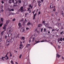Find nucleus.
Wrapping results in <instances>:
<instances>
[{
  "mask_svg": "<svg viewBox=\"0 0 64 64\" xmlns=\"http://www.w3.org/2000/svg\"><path fill=\"white\" fill-rule=\"evenodd\" d=\"M55 8V6H53V4L52 3H51L50 4V9H51L52 8Z\"/></svg>",
  "mask_w": 64,
  "mask_h": 64,
  "instance_id": "nucleus-1",
  "label": "nucleus"
},
{
  "mask_svg": "<svg viewBox=\"0 0 64 64\" xmlns=\"http://www.w3.org/2000/svg\"><path fill=\"white\" fill-rule=\"evenodd\" d=\"M18 1H16V2H15V3L13 2L14 4V7H17V8H18V6L17 5V3H18Z\"/></svg>",
  "mask_w": 64,
  "mask_h": 64,
  "instance_id": "nucleus-2",
  "label": "nucleus"
},
{
  "mask_svg": "<svg viewBox=\"0 0 64 64\" xmlns=\"http://www.w3.org/2000/svg\"><path fill=\"white\" fill-rule=\"evenodd\" d=\"M10 44V42H6V44L7 47H8V46H9Z\"/></svg>",
  "mask_w": 64,
  "mask_h": 64,
  "instance_id": "nucleus-3",
  "label": "nucleus"
},
{
  "mask_svg": "<svg viewBox=\"0 0 64 64\" xmlns=\"http://www.w3.org/2000/svg\"><path fill=\"white\" fill-rule=\"evenodd\" d=\"M7 25H6V24H5L4 26L2 28V29L4 30V31H6V30H7V29H6V26Z\"/></svg>",
  "mask_w": 64,
  "mask_h": 64,
  "instance_id": "nucleus-4",
  "label": "nucleus"
},
{
  "mask_svg": "<svg viewBox=\"0 0 64 64\" xmlns=\"http://www.w3.org/2000/svg\"><path fill=\"white\" fill-rule=\"evenodd\" d=\"M23 7L22 6L20 8V11L21 12H23Z\"/></svg>",
  "mask_w": 64,
  "mask_h": 64,
  "instance_id": "nucleus-5",
  "label": "nucleus"
},
{
  "mask_svg": "<svg viewBox=\"0 0 64 64\" xmlns=\"http://www.w3.org/2000/svg\"><path fill=\"white\" fill-rule=\"evenodd\" d=\"M14 38H12L10 40V41L11 43H12L13 42V41H14Z\"/></svg>",
  "mask_w": 64,
  "mask_h": 64,
  "instance_id": "nucleus-6",
  "label": "nucleus"
},
{
  "mask_svg": "<svg viewBox=\"0 0 64 64\" xmlns=\"http://www.w3.org/2000/svg\"><path fill=\"white\" fill-rule=\"evenodd\" d=\"M9 2L10 4L11 3H12V2L14 3V0H9Z\"/></svg>",
  "mask_w": 64,
  "mask_h": 64,
  "instance_id": "nucleus-7",
  "label": "nucleus"
},
{
  "mask_svg": "<svg viewBox=\"0 0 64 64\" xmlns=\"http://www.w3.org/2000/svg\"><path fill=\"white\" fill-rule=\"evenodd\" d=\"M9 20H8L6 21V23L5 24L6 25H8V24L9 23Z\"/></svg>",
  "mask_w": 64,
  "mask_h": 64,
  "instance_id": "nucleus-8",
  "label": "nucleus"
},
{
  "mask_svg": "<svg viewBox=\"0 0 64 64\" xmlns=\"http://www.w3.org/2000/svg\"><path fill=\"white\" fill-rule=\"evenodd\" d=\"M25 31V30L24 29H23V28H21V30H20V31L21 32H24Z\"/></svg>",
  "mask_w": 64,
  "mask_h": 64,
  "instance_id": "nucleus-9",
  "label": "nucleus"
},
{
  "mask_svg": "<svg viewBox=\"0 0 64 64\" xmlns=\"http://www.w3.org/2000/svg\"><path fill=\"white\" fill-rule=\"evenodd\" d=\"M4 32H5V30H4L1 33V36H3V34H4Z\"/></svg>",
  "mask_w": 64,
  "mask_h": 64,
  "instance_id": "nucleus-10",
  "label": "nucleus"
},
{
  "mask_svg": "<svg viewBox=\"0 0 64 64\" xmlns=\"http://www.w3.org/2000/svg\"><path fill=\"white\" fill-rule=\"evenodd\" d=\"M8 36L9 37L12 36V34L11 33H10L9 34H8Z\"/></svg>",
  "mask_w": 64,
  "mask_h": 64,
  "instance_id": "nucleus-11",
  "label": "nucleus"
},
{
  "mask_svg": "<svg viewBox=\"0 0 64 64\" xmlns=\"http://www.w3.org/2000/svg\"><path fill=\"white\" fill-rule=\"evenodd\" d=\"M22 39L24 40L23 43H24V42H25V40H24V39H25V37H24L22 36Z\"/></svg>",
  "mask_w": 64,
  "mask_h": 64,
  "instance_id": "nucleus-12",
  "label": "nucleus"
},
{
  "mask_svg": "<svg viewBox=\"0 0 64 64\" xmlns=\"http://www.w3.org/2000/svg\"><path fill=\"white\" fill-rule=\"evenodd\" d=\"M60 57V55L57 54H56V57H57L58 58H59Z\"/></svg>",
  "mask_w": 64,
  "mask_h": 64,
  "instance_id": "nucleus-13",
  "label": "nucleus"
},
{
  "mask_svg": "<svg viewBox=\"0 0 64 64\" xmlns=\"http://www.w3.org/2000/svg\"><path fill=\"white\" fill-rule=\"evenodd\" d=\"M4 20V19L2 18H0V20L1 21H2V22H3V20Z\"/></svg>",
  "mask_w": 64,
  "mask_h": 64,
  "instance_id": "nucleus-14",
  "label": "nucleus"
},
{
  "mask_svg": "<svg viewBox=\"0 0 64 64\" xmlns=\"http://www.w3.org/2000/svg\"><path fill=\"white\" fill-rule=\"evenodd\" d=\"M8 30H9V31L10 32H11V31H13V30L11 28H8Z\"/></svg>",
  "mask_w": 64,
  "mask_h": 64,
  "instance_id": "nucleus-15",
  "label": "nucleus"
},
{
  "mask_svg": "<svg viewBox=\"0 0 64 64\" xmlns=\"http://www.w3.org/2000/svg\"><path fill=\"white\" fill-rule=\"evenodd\" d=\"M24 4L25 5V6H26V5H27V2H24Z\"/></svg>",
  "mask_w": 64,
  "mask_h": 64,
  "instance_id": "nucleus-16",
  "label": "nucleus"
},
{
  "mask_svg": "<svg viewBox=\"0 0 64 64\" xmlns=\"http://www.w3.org/2000/svg\"><path fill=\"white\" fill-rule=\"evenodd\" d=\"M7 38V36L6 35H5V38H4L5 39H6Z\"/></svg>",
  "mask_w": 64,
  "mask_h": 64,
  "instance_id": "nucleus-17",
  "label": "nucleus"
},
{
  "mask_svg": "<svg viewBox=\"0 0 64 64\" xmlns=\"http://www.w3.org/2000/svg\"><path fill=\"white\" fill-rule=\"evenodd\" d=\"M40 42L39 41H37V42H36V43H35V44H34V45H35V44H37V43H39V42Z\"/></svg>",
  "mask_w": 64,
  "mask_h": 64,
  "instance_id": "nucleus-18",
  "label": "nucleus"
},
{
  "mask_svg": "<svg viewBox=\"0 0 64 64\" xmlns=\"http://www.w3.org/2000/svg\"><path fill=\"white\" fill-rule=\"evenodd\" d=\"M19 48H20V49H22V48H23V46H20Z\"/></svg>",
  "mask_w": 64,
  "mask_h": 64,
  "instance_id": "nucleus-19",
  "label": "nucleus"
},
{
  "mask_svg": "<svg viewBox=\"0 0 64 64\" xmlns=\"http://www.w3.org/2000/svg\"><path fill=\"white\" fill-rule=\"evenodd\" d=\"M7 41L8 42H10V39L9 38L7 40Z\"/></svg>",
  "mask_w": 64,
  "mask_h": 64,
  "instance_id": "nucleus-20",
  "label": "nucleus"
},
{
  "mask_svg": "<svg viewBox=\"0 0 64 64\" xmlns=\"http://www.w3.org/2000/svg\"><path fill=\"white\" fill-rule=\"evenodd\" d=\"M27 25H31V23L30 22H28L27 24Z\"/></svg>",
  "mask_w": 64,
  "mask_h": 64,
  "instance_id": "nucleus-21",
  "label": "nucleus"
},
{
  "mask_svg": "<svg viewBox=\"0 0 64 64\" xmlns=\"http://www.w3.org/2000/svg\"><path fill=\"white\" fill-rule=\"evenodd\" d=\"M38 27H39V28H40V27H41V24H38Z\"/></svg>",
  "mask_w": 64,
  "mask_h": 64,
  "instance_id": "nucleus-22",
  "label": "nucleus"
},
{
  "mask_svg": "<svg viewBox=\"0 0 64 64\" xmlns=\"http://www.w3.org/2000/svg\"><path fill=\"white\" fill-rule=\"evenodd\" d=\"M2 25H3V23H2L1 24V23H0V27H1L2 26Z\"/></svg>",
  "mask_w": 64,
  "mask_h": 64,
  "instance_id": "nucleus-23",
  "label": "nucleus"
},
{
  "mask_svg": "<svg viewBox=\"0 0 64 64\" xmlns=\"http://www.w3.org/2000/svg\"><path fill=\"white\" fill-rule=\"evenodd\" d=\"M18 25L19 27H20L21 26V23H18Z\"/></svg>",
  "mask_w": 64,
  "mask_h": 64,
  "instance_id": "nucleus-24",
  "label": "nucleus"
},
{
  "mask_svg": "<svg viewBox=\"0 0 64 64\" xmlns=\"http://www.w3.org/2000/svg\"><path fill=\"white\" fill-rule=\"evenodd\" d=\"M22 56V54H20V56H19L20 58H21Z\"/></svg>",
  "mask_w": 64,
  "mask_h": 64,
  "instance_id": "nucleus-25",
  "label": "nucleus"
},
{
  "mask_svg": "<svg viewBox=\"0 0 64 64\" xmlns=\"http://www.w3.org/2000/svg\"><path fill=\"white\" fill-rule=\"evenodd\" d=\"M60 39V41H62V40H63V39H62V38H61Z\"/></svg>",
  "mask_w": 64,
  "mask_h": 64,
  "instance_id": "nucleus-26",
  "label": "nucleus"
},
{
  "mask_svg": "<svg viewBox=\"0 0 64 64\" xmlns=\"http://www.w3.org/2000/svg\"><path fill=\"white\" fill-rule=\"evenodd\" d=\"M30 45V44H28L26 46L27 47H28V46H29Z\"/></svg>",
  "mask_w": 64,
  "mask_h": 64,
  "instance_id": "nucleus-27",
  "label": "nucleus"
},
{
  "mask_svg": "<svg viewBox=\"0 0 64 64\" xmlns=\"http://www.w3.org/2000/svg\"><path fill=\"white\" fill-rule=\"evenodd\" d=\"M29 7H30V8H32V6L31 5H30L29 6Z\"/></svg>",
  "mask_w": 64,
  "mask_h": 64,
  "instance_id": "nucleus-28",
  "label": "nucleus"
},
{
  "mask_svg": "<svg viewBox=\"0 0 64 64\" xmlns=\"http://www.w3.org/2000/svg\"><path fill=\"white\" fill-rule=\"evenodd\" d=\"M12 54H11V52H10V56L12 57Z\"/></svg>",
  "mask_w": 64,
  "mask_h": 64,
  "instance_id": "nucleus-29",
  "label": "nucleus"
},
{
  "mask_svg": "<svg viewBox=\"0 0 64 64\" xmlns=\"http://www.w3.org/2000/svg\"><path fill=\"white\" fill-rule=\"evenodd\" d=\"M13 15V14L12 12V13H10V15Z\"/></svg>",
  "mask_w": 64,
  "mask_h": 64,
  "instance_id": "nucleus-30",
  "label": "nucleus"
},
{
  "mask_svg": "<svg viewBox=\"0 0 64 64\" xmlns=\"http://www.w3.org/2000/svg\"><path fill=\"white\" fill-rule=\"evenodd\" d=\"M55 13L56 15H57V14H58V12H56Z\"/></svg>",
  "mask_w": 64,
  "mask_h": 64,
  "instance_id": "nucleus-31",
  "label": "nucleus"
},
{
  "mask_svg": "<svg viewBox=\"0 0 64 64\" xmlns=\"http://www.w3.org/2000/svg\"><path fill=\"white\" fill-rule=\"evenodd\" d=\"M36 15H37V13H36L35 14H34V17H35V16H36Z\"/></svg>",
  "mask_w": 64,
  "mask_h": 64,
  "instance_id": "nucleus-32",
  "label": "nucleus"
},
{
  "mask_svg": "<svg viewBox=\"0 0 64 64\" xmlns=\"http://www.w3.org/2000/svg\"><path fill=\"white\" fill-rule=\"evenodd\" d=\"M61 14L62 15V14H64V12H61Z\"/></svg>",
  "mask_w": 64,
  "mask_h": 64,
  "instance_id": "nucleus-33",
  "label": "nucleus"
},
{
  "mask_svg": "<svg viewBox=\"0 0 64 64\" xmlns=\"http://www.w3.org/2000/svg\"><path fill=\"white\" fill-rule=\"evenodd\" d=\"M15 21V18H14L12 20V21L13 22V21Z\"/></svg>",
  "mask_w": 64,
  "mask_h": 64,
  "instance_id": "nucleus-34",
  "label": "nucleus"
},
{
  "mask_svg": "<svg viewBox=\"0 0 64 64\" xmlns=\"http://www.w3.org/2000/svg\"><path fill=\"white\" fill-rule=\"evenodd\" d=\"M60 41V39H58V43H59V42Z\"/></svg>",
  "mask_w": 64,
  "mask_h": 64,
  "instance_id": "nucleus-35",
  "label": "nucleus"
},
{
  "mask_svg": "<svg viewBox=\"0 0 64 64\" xmlns=\"http://www.w3.org/2000/svg\"><path fill=\"white\" fill-rule=\"evenodd\" d=\"M26 30H29V28H26Z\"/></svg>",
  "mask_w": 64,
  "mask_h": 64,
  "instance_id": "nucleus-36",
  "label": "nucleus"
},
{
  "mask_svg": "<svg viewBox=\"0 0 64 64\" xmlns=\"http://www.w3.org/2000/svg\"><path fill=\"white\" fill-rule=\"evenodd\" d=\"M44 32H46V28H44Z\"/></svg>",
  "mask_w": 64,
  "mask_h": 64,
  "instance_id": "nucleus-37",
  "label": "nucleus"
},
{
  "mask_svg": "<svg viewBox=\"0 0 64 64\" xmlns=\"http://www.w3.org/2000/svg\"><path fill=\"white\" fill-rule=\"evenodd\" d=\"M18 2L19 3H21V1L20 0H19L18 1Z\"/></svg>",
  "mask_w": 64,
  "mask_h": 64,
  "instance_id": "nucleus-38",
  "label": "nucleus"
},
{
  "mask_svg": "<svg viewBox=\"0 0 64 64\" xmlns=\"http://www.w3.org/2000/svg\"><path fill=\"white\" fill-rule=\"evenodd\" d=\"M53 11H56V8H54L53 10Z\"/></svg>",
  "mask_w": 64,
  "mask_h": 64,
  "instance_id": "nucleus-39",
  "label": "nucleus"
},
{
  "mask_svg": "<svg viewBox=\"0 0 64 64\" xmlns=\"http://www.w3.org/2000/svg\"><path fill=\"white\" fill-rule=\"evenodd\" d=\"M11 63L12 64H13V61H12V60H11Z\"/></svg>",
  "mask_w": 64,
  "mask_h": 64,
  "instance_id": "nucleus-40",
  "label": "nucleus"
},
{
  "mask_svg": "<svg viewBox=\"0 0 64 64\" xmlns=\"http://www.w3.org/2000/svg\"><path fill=\"white\" fill-rule=\"evenodd\" d=\"M38 4H40V3H41V1L38 2Z\"/></svg>",
  "mask_w": 64,
  "mask_h": 64,
  "instance_id": "nucleus-41",
  "label": "nucleus"
},
{
  "mask_svg": "<svg viewBox=\"0 0 64 64\" xmlns=\"http://www.w3.org/2000/svg\"><path fill=\"white\" fill-rule=\"evenodd\" d=\"M63 32H64V31H63L62 32H61L60 33V34H62V33H63Z\"/></svg>",
  "mask_w": 64,
  "mask_h": 64,
  "instance_id": "nucleus-42",
  "label": "nucleus"
},
{
  "mask_svg": "<svg viewBox=\"0 0 64 64\" xmlns=\"http://www.w3.org/2000/svg\"><path fill=\"white\" fill-rule=\"evenodd\" d=\"M58 26H61V24H60V23L58 24Z\"/></svg>",
  "mask_w": 64,
  "mask_h": 64,
  "instance_id": "nucleus-43",
  "label": "nucleus"
},
{
  "mask_svg": "<svg viewBox=\"0 0 64 64\" xmlns=\"http://www.w3.org/2000/svg\"><path fill=\"white\" fill-rule=\"evenodd\" d=\"M24 20V19L23 18H22L21 20V22H22V21H23Z\"/></svg>",
  "mask_w": 64,
  "mask_h": 64,
  "instance_id": "nucleus-44",
  "label": "nucleus"
},
{
  "mask_svg": "<svg viewBox=\"0 0 64 64\" xmlns=\"http://www.w3.org/2000/svg\"><path fill=\"white\" fill-rule=\"evenodd\" d=\"M20 35V34H19V33L17 35V36L18 37H19V36Z\"/></svg>",
  "mask_w": 64,
  "mask_h": 64,
  "instance_id": "nucleus-45",
  "label": "nucleus"
},
{
  "mask_svg": "<svg viewBox=\"0 0 64 64\" xmlns=\"http://www.w3.org/2000/svg\"><path fill=\"white\" fill-rule=\"evenodd\" d=\"M42 30H43V28H41V32H42Z\"/></svg>",
  "mask_w": 64,
  "mask_h": 64,
  "instance_id": "nucleus-46",
  "label": "nucleus"
},
{
  "mask_svg": "<svg viewBox=\"0 0 64 64\" xmlns=\"http://www.w3.org/2000/svg\"><path fill=\"white\" fill-rule=\"evenodd\" d=\"M1 2H2V4H3L4 3V2H3V1H2Z\"/></svg>",
  "mask_w": 64,
  "mask_h": 64,
  "instance_id": "nucleus-47",
  "label": "nucleus"
},
{
  "mask_svg": "<svg viewBox=\"0 0 64 64\" xmlns=\"http://www.w3.org/2000/svg\"><path fill=\"white\" fill-rule=\"evenodd\" d=\"M34 40H35V39H33L32 41V42H33V41H34Z\"/></svg>",
  "mask_w": 64,
  "mask_h": 64,
  "instance_id": "nucleus-48",
  "label": "nucleus"
},
{
  "mask_svg": "<svg viewBox=\"0 0 64 64\" xmlns=\"http://www.w3.org/2000/svg\"><path fill=\"white\" fill-rule=\"evenodd\" d=\"M1 41H2V39L0 38V42H1Z\"/></svg>",
  "mask_w": 64,
  "mask_h": 64,
  "instance_id": "nucleus-49",
  "label": "nucleus"
},
{
  "mask_svg": "<svg viewBox=\"0 0 64 64\" xmlns=\"http://www.w3.org/2000/svg\"><path fill=\"white\" fill-rule=\"evenodd\" d=\"M20 46H22V44H20Z\"/></svg>",
  "mask_w": 64,
  "mask_h": 64,
  "instance_id": "nucleus-50",
  "label": "nucleus"
},
{
  "mask_svg": "<svg viewBox=\"0 0 64 64\" xmlns=\"http://www.w3.org/2000/svg\"><path fill=\"white\" fill-rule=\"evenodd\" d=\"M2 59L3 60H4V57H2Z\"/></svg>",
  "mask_w": 64,
  "mask_h": 64,
  "instance_id": "nucleus-51",
  "label": "nucleus"
},
{
  "mask_svg": "<svg viewBox=\"0 0 64 64\" xmlns=\"http://www.w3.org/2000/svg\"><path fill=\"white\" fill-rule=\"evenodd\" d=\"M14 52H15V53H16H16H17V51H16V50H14Z\"/></svg>",
  "mask_w": 64,
  "mask_h": 64,
  "instance_id": "nucleus-52",
  "label": "nucleus"
},
{
  "mask_svg": "<svg viewBox=\"0 0 64 64\" xmlns=\"http://www.w3.org/2000/svg\"><path fill=\"white\" fill-rule=\"evenodd\" d=\"M23 11L24 12H25V11H26V9H25V10H23Z\"/></svg>",
  "mask_w": 64,
  "mask_h": 64,
  "instance_id": "nucleus-53",
  "label": "nucleus"
},
{
  "mask_svg": "<svg viewBox=\"0 0 64 64\" xmlns=\"http://www.w3.org/2000/svg\"><path fill=\"white\" fill-rule=\"evenodd\" d=\"M29 13H31V10H29Z\"/></svg>",
  "mask_w": 64,
  "mask_h": 64,
  "instance_id": "nucleus-54",
  "label": "nucleus"
},
{
  "mask_svg": "<svg viewBox=\"0 0 64 64\" xmlns=\"http://www.w3.org/2000/svg\"><path fill=\"white\" fill-rule=\"evenodd\" d=\"M62 59H63V60H64V57H63L62 56Z\"/></svg>",
  "mask_w": 64,
  "mask_h": 64,
  "instance_id": "nucleus-55",
  "label": "nucleus"
},
{
  "mask_svg": "<svg viewBox=\"0 0 64 64\" xmlns=\"http://www.w3.org/2000/svg\"><path fill=\"white\" fill-rule=\"evenodd\" d=\"M41 14V12H38V14Z\"/></svg>",
  "mask_w": 64,
  "mask_h": 64,
  "instance_id": "nucleus-56",
  "label": "nucleus"
},
{
  "mask_svg": "<svg viewBox=\"0 0 64 64\" xmlns=\"http://www.w3.org/2000/svg\"><path fill=\"white\" fill-rule=\"evenodd\" d=\"M11 11H14V9H11Z\"/></svg>",
  "mask_w": 64,
  "mask_h": 64,
  "instance_id": "nucleus-57",
  "label": "nucleus"
},
{
  "mask_svg": "<svg viewBox=\"0 0 64 64\" xmlns=\"http://www.w3.org/2000/svg\"><path fill=\"white\" fill-rule=\"evenodd\" d=\"M35 17H34V16L33 17V20H34V19H35Z\"/></svg>",
  "mask_w": 64,
  "mask_h": 64,
  "instance_id": "nucleus-58",
  "label": "nucleus"
},
{
  "mask_svg": "<svg viewBox=\"0 0 64 64\" xmlns=\"http://www.w3.org/2000/svg\"><path fill=\"white\" fill-rule=\"evenodd\" d=\"M35 31H37V32H37V29H35Z\"/></svg>",
  "mask_w": 64,
  "mask_h": 64,
  "instance_id": "nucleus-59",
  "label": "nucleus"
},
{
  "mask_svg": "<svg viewBox=\"0 0 64 64\" xmlns=\"http://www.w3.org/2000/svg\"><path fill=\"white\" fill-rule=\"evenodd\" d=\"M4 11V10H1V12H3Z\"/></svg>",
  "mask_w": 64,
  "mask_h": 64,
  "instance_id": "nucleus-60",
  "label": "nucleus"
},
{
  "mask_svg": "<svg viewBox=\"0 0 64 64\" xmlns=\"http://www.w3.org/2000/svg\"><path fill=\"white\" fill-rule=\"evenodd\" d=\"M38 5L40 7V4H38Z\"/></svg>",
  "mask_w": 64,
  "mask_h": 64,
  "instance_id": "nucleus-61",
  "label": "nucleus"
},
{
  "mask_svg": "<svg viewBox=\"0 0 64 64\" xmlns=\"http://www.w3.org/2000/svg\"><path fill=\"white\" fill-rule=\"evenodd\" d=\"M46 24V25H45V26H47V24Z\"/></svg>",
  "mask_w": 64,
  "mask_h": 64,
  "instance_id": "nucleus-62",
  "label": "nucleus"
},
{
  "mask_svg": "<svg viewBox=\"0 0 64 64\" xmlns=\"http://www.w3.org/2000/svg\"><path fill=\"white\" fill-rule=\"evenodd\" d=\"M26 22H25V21H24L23 22V23H25Z\"/></svg>",
  "mask_w": 64,
  "mask_h": 64,
  "instance_id": "nucleus-63",
  "label": "nucleus"
},
{
  "mask_svg": "<svg viewBox=\"0 0 64 64\" xmlns=\"http://www.w3.org/2000/svg\"><path fill=\"white\" fill-rule=\"evenodd\" d=\"M62 16H63V17H64V14H62Z\"/></svg>",
  "mask_w": 64,
  "mask_h": 64,
  "instance_id": "nucleus-64",
  "label": "nucleus"
}]
</instances>
